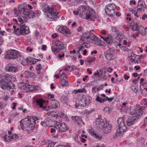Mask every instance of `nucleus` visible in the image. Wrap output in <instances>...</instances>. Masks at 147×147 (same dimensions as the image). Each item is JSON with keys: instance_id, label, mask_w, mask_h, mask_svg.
I'll return each mask as SVG.
<instances>
[{"instance_id": "1", "label": "nucleus", "mask_w": 147, "mask_h": 147, "mask_svg": "<svg viewBox=\"0 0 147 147\" xmlns=\"http://www.w3.org/2000/svg\"><path fill=\"white\" fill-rule=\"evenodd\" d=\"M15 77L12 75L6 74L4 76L0 74V86L4 90L15 89V85L11 80L15 81Z\"/></svg>"}, {"instance_id": "2", "label": "nucleus", "mask_w": 147, "mask_h": 147, "mask_svg": "<svg viewBox=\"0 0 147 147\" xmlns=\"http://www.w3.org/2000/svg\"><path fill=\"white\" fill-rule=\"evenodd\" d=\"M38 119L34 116H28L27 118L22 119L20 121V125L23 131H32L35 127L36 121Z\"/></svg>"}, {"instance_id": "3", "label": "nucleus", "mask_w": 147, "mask_h": 147, "mask_svg": "<svg viewBox=\"0 0 147 147\" xmlns=\"http://www.w3.org/2000/svg\"><path fill=\"white\" fill-rule=\"evenodd\" d=\"M78 9L80 13L79 16L82 19L88 20L93 15L94 16V11L89 6L82 5L78 7Z\"/></svg>"}, {"instance_id": "4", "label": "nucleus", "mask_w": 147, "mask_h": 147, "mask_svg": "<svg viewBox=\"0 0 147 147\" xmlns=\"http://www.w3.org/2000/svg\"><path fill=\"white\" fill-rule=\"evenodd\" d=\"M103 120L101 118H98L96 120V126L97 128L100 130H102L105 134H108L111 131L112 126L109 124V121Z\"/></svg>"}, {"instance_id": "5", "label": "nucleus", "mask_w": 147, "mask_h": 147, "mask_svg": "<svg viewBox=\"0 0 147 147\" xmlns=\"http://www.w3.org/2000/svg\"><path fill=\"white\" fill-rule=\"evenodd\" d=\"M43 10L50 21H56L59 18V13L56 12L54 8L52 7L47 6L44 8Z\"/></svg>"}, {"instance_id": "6", "label": "nucleus", "mask_w": 147, "mask_h": 147, "mask_svg": "<svg viewBox=\"0 0 147 147\" xmlns=\"http://www.w3.org/2000/svg\"><path fill=\"white\" fill-rule=\"evenodd\" d=\"M34 102H36V105L39 106L40 108H42L45 111H48L49 108L51 109H56L59 107L60 106L59 102L55 99L51 100V106H45L44 104L45 103L44 100L42 99H36L34 101Z\"/></svg>"}, {"instance_id": "7", "label": "nucleus", "mask_w": 147, "mask_h": 147, "mask_svg": "<svg viewBox=\"0 0 147 147\" xmlns=\"http://www.w3.org/2000/svg\"><path fill=\"white\" fill-rule=\"evenodd\" d=\"M130 26L132 30L138 31L142 36H144L146 34V28L144 29L140 24L136 21L132 22L130 24Z\"/></svg>"}, {"instance_id": "8", "label": "nucleus", "mask_w": 147, "mask_h": 147, "mask_svg": "<svg viewBox=\"0 0 147 147\" xmlns=\"http://www.w3.org/2000/svg\"><path fill=\"white\" fill-rule=\"evenodd\" d=\"M117 122L119 125V128L117 130V136H120L122 135L125 131L127 127L125 125V120L123 117L119 118L117 120Z\"/></svg>"}, {"instance_id": "9", "label": "nucleus", "mask_w": 147, "mask_h": 147, "mask_svg": "<svg viewBox=\"0 0 147 147\" xmlns=\"http://www.w3.org/2000/svg\"><path fill=\"white\" fill-rule=\"evenodd\" d=\"M18 22L20 24V29L19 28V30L20 33L19 35H25L28 34L30 31L28 27L25 25V23L27 22L24 21L21 18L18 19Z\"/></svg>"}, {"instance_id": "10", "label": "nucleus", "mask_w": 147, "mask_h": 147, "mask_svg": "<svg viewBox=\"0 0 147 147\" xmlns=\"http://www.w3.org/2000/svg\"><path fill=\"white\" fill-rule=\"evenodd\" d=\"M21 56L20 52L15 50H10L7 51L5 55V58L7 59H16Z\"/></svg>"}, {"instance_id": "11", "label": "nucleus", "mask_w": 147, "mask_h": 147, "mask_svg": "<svg viewBox=\"0 0 147 147\" xmlns=\"http://www.w3.org/2000/svg\"><path fill=\"white\" fill-rule=\"evenodd\" d=\"M91 99L92 98L88 95H84L82 97L80 96V98L78 100L77 103L81 107H85L88 105Z\"/></svg>"}, {"instance_id": "12", "label": "nucleus", "mask_w": 147, "mask_h": 147, "mask_svg": "<svg viewBox=\"0 0 147 147\" xmlns=\"http://www.w3.org/2000/svg\"><path fill=\"white\" fill-rule=\"evenodd\" d=\"M40 15L39 13L35 12L32 10L29 11L28 12H25L22 16L24 21L27 22L29 18H34Z\"/></svg>"}, {"instance_id": "13", "label": "nucleus", "mask_w": 147, "mask_h": 147, "mask_svg": "<svg viewBox=\"0 0 147 147\" xmlns=\"http://www.w3.org/2000/svg\"><path fill=\"white\" fill-rule=\"evenodd\" d=\"M104 54L106 58L109 61L113 60L115 58V53L113 50L109 49L105 52Z\"/></svg>"}, {"instance_id": "14", "label": "nucleus", "mask_w": 147, "mask_h": 147, "mask_svg": "<svg viewBox=\"0 0 147 147\" xmlns=\"http://www.w3.org/2000/svg\"><path fill=\"white\" fill-rule=\"evenodd\" d=\"M55 128L56 129L61 132H66L69 129L64 123H58L55 125Z\"/></svg>"}, {"instance_id": "15", "label": "nucleus", "mask_w": 147, "mask_h": 147, "mask_svg": "<svg viewBox=\"0 0 147 147\" xmlns=\"http://www.w3.org/2000/svg\"><path fill=\"white\" fill-rule=\"evenodd\" d=\"M37 62V59H35L32 57H29L26 58L22 61L21 63L23 65L27 64H34Z\"/></svg>"}, {"instance_id": "16", "label": "nucleus", "mask_w": 147, "mask_h": 147, "mask_svg": "<svg viewBox=\"0 0 147 147\" xmlns=\"http://www.w3.org/2000/svg\"><path fill=\"white\" fill-rule=\"evenodd\" d=\"M93 33H91L90 32H87L82 33V35H80L81 36L80 37L81 38L83 41H86V43H88L90 42V37H91V35Z\"/></svg>"}, {"instance_id": "17", "label": "nucleus", "mask_w": 147, "mask_h": 147, "mask_svg": "<svg viewBox=\"0 0 147 147\" xmlns=\"http://www.w3.org/2000/svg\"><path fill=\"white\" fill-rule=\"evenodd\" d=\"M90 37V42L92 41V42L97 46L101 45V40L100 39L98 38L97 36L95 35L93 33L91 35Z\"/></svg>"}, {"instance_id": "18", "label": "nucleus", "mask_w": 147, "mask_h": 147, "mask_svg": "<svg viewBox=\"0 0 147 147\" xmlns=\"http://www.w3.org/2000/svg\"><path fill=\"white\" fill-rule=\"evenodd\" d=\"M58 30L61 33L65 35L71 33V30L65 26H61L58 29Z\"/></svg>"}, {"instance_id": "19", "label": "nucleus", "mask_w": 147, "mask_h": 147, "mask_svg": "<svg viewBox=\"0 0 147 147\" xmlns=\"http://www.w3.org/2000/svg\"><path fill=\"white\" fill-rule=\"evenodd\" d=\"M140 109H136L134 110L131 111L130 112V114L131 115H134L136 114L135 115H134V116H136L137 117H138V119L139 118L140 116H141L142 115V112L141 111H140Z\"/></svg>"}, {"instance_id": "20", "label": "nucleus", "mask_w": 147, "mask_h": 147, "mask_svg": "<svg viewBox=\"0 0 147 147\" xmlns=\"http://www.w3.org/2000/svg\"><path fill=\"white\" fill-rule=\"evenodd\" d=\"M113 99V97H111L110 98H109L108 97H106V98H100V97L98 96L97 97L96 100V101L100 103H103L107 100L111 102Z\"/></svg>"}, {"instance_id": "21", "label": "nucleus", "mask_w": 147, "mask_h": 147, "mask_svg": "<svg viewBox=\"0 0 147 147\" xmlns=\"http://www.w3.org/2000/svg\"><path fill=\"white\" fill-rule=\"evenodd\" d=\"M143 3H138L137 6V7H138L137 8V11L141 12L144 11L145 9H146V6L145 2Z\"/></svg>"}, {"instance_id": "22", "label": "nucleus", "mask_w": 147, "mask_h": 147, "mask_svg": "<svg viewBox=\"0 0 147 147\" xmlns=\"http://www.w3.org/2000/svg\"><path fill=\"white\" fill-rule=\"evenodd\" d=\"M55 46L57 47H60V49L61 51H62V52L65 51V49L63 46V44L59 40H58L56 41L55 44Z\"/></svg>"}, {"instance_id": "23", "label": "nucleus", "mask_w": 147, "mask_h": 147, "mask_svg": "<svg viewBox=\"0 0 147 147\" xmlns=\"http://www.w3.org/2000/svg\"><path fill=\"white\" fill-rule=\"evenodd\" d=\"M6 70L9 71L16 72L18 71L17 67H14L11 65H8L5 67Z\"/></svg>"}, {"instance_id": "24", "label": "nucleus", "mask_w": 147, "mask_h": 147, "mask_svg": "<svg viewBox=\"0 0 147 147\" xmlns=\"http://www.w3.org/2000/svg\"><path fill=\"white\" fill-rule=\"evenodd\" d=\"M137 119L138 117L136 116H132L129 117L127 122V125L128 126H131L134 124V121Z\"/></svg>"}, {"instance_id": "25", "label": "nucleus", "mask_w": 147, "mask_h": 147, "mask_svg": "<svg viewBox=\"0 0 147 147\" xmlns=\"http://www.w3.org/2000/svg\"><path fill=\"white\" fill-rule=\"evenodd\" d=\"M72 119L76 123H77L78 125H79L81 122H82V119L81 116H74L71 117Z\"/></svg>"}, {"instance_id": "26", "label": "nucleus", "mask_w": 147, "mask_h": 147, "mask_svg": "<svg viewBox=\"0 0 147 147\" xmlns=\"http://www.w3.org/2000/svg\"><path fill=\"white\" fill-rule=\"evenodd\" d=\"M105 41L109 44L111 45L113 43V37L111 34H109L108 36L106 38Z\"/></svg>"}, {"instance_id": "27", "label": "nucleus", "mask_w": 147, "mask_h": 147, "mask_svg": "<svg viewBox=\"0 0 147 147\" xmlns=\"http://www.w3.org/2000/svg\"><path fill=\"white\" fill-rule=\"evenodd\" d=\"M18 10V15L19 16V17L18 18V19L20 18H21L23 20V18L21 17L22 16L23 14L25 13V12H27V11H25V9L24 8L21 7H19Z\"/></svg>"}, {"instance_id": "28", "label": "nucleus", "mask_w": 147, "mask_h": 147, "mask_svg": "<svg viewBox=\"0 0 147 147\" xmlns=\"http://www.w3.org/2000/svg\"><path fill=\"white\" fill-rule=\"evenodd\" d=\"M106 7L111 10V12H112L113 13L115 14V9H116V5H115L113 3L107 5Z\"/></svg>"}, {"instance_id": "29", "label": "nucleus", "mask_w": 147, "mask_h": 147, "mask_svg": "<svg viewBox=\"0 0 147 147\" xmlns=\"http://www.w3.org/2000/svg\"><path fill=\"white\" fill-rule=\"evenodd\" d=\"M89 131L91 133V135L96 138L99 140H101L102 139V136H101L97 134L95 131H92V130H90Z\"/></svg>"}, {"instance_id": "30", "label": "nucleus", "mask_w": 147, "mask_h": 147, "mask_svg": "<svg viewBox=\"0 0 147 147\" xmlns=\"http://www.w3.org/2000/svg\"><path fill=\"white\" fill-rule=\"evenodd\" d=\"M27 90L30 91H32L34 90H35L36 88V86H31L30 85H27Z\"/></svg>"}, {"instance_id": "31", "label": "nucleus", "mask_w": 147, "mask_h": 147, "mask_svg": "<svg viewBox=\"0 0 147 147\" xmlns=\"http://www.w3.org/2000/svg\"><path fill=\"white\" fill-rule=\"evenodd\" d=\"M105 13L108 15L110 16H113L115 15L114 13H113L111 12V10L108 7H106L105 9Z\"/></svg>"}, {"instance_id": "32", "label": "nucleus", "mask_w": 147, "mask_h": 147, "mask_svg": "<svg viewBox=\"0 0 147 147\" xmlns=\"http://www.w3.org/2000/svg\"><path fill=\"white\" fill-rule=\"evenodd\" d=\"M27 85L24 83L21 82L18 84V86L21 89L27 90Z\"/></svg>"}, {"instance_id": "33", "label": "nucleus", "mask_w": 147, "mask_h": 147, "mask_svg": "<svg viewBox=\"0 0 147 147\" xmlns=\"http://www.w3.org/2000/svg\"><path fill=\"white\" fill-rule=\"evenodd\" d=\"M67 79H63V80L62 81V82L61 85L63 87H64L65 86H68L69 85L68 81Z\"/></svg>"}, {"instance_id": "34", "label": "nucleus", "mask_w": 147, "mask_h": 147, "mask_svg": "<svg viewBox=\"0 0 147 147\" xmlns=\"http://www.w3.org/2000/svg\"><path fill=\"white\" fill-rule=\"evenodd\" d=\"M57 117L59 118H66V117L67 118V117L66 116V115L63 112H59L57 113Z\"/></svg>"}, {"instance_id": "35", "label": "nucleus", "mask_w": 147, "mask_h": 147, "mask_svg": "<svg viewBox=\"0 0 147 147\" xmlns=\"http://www.w3.org/2000/svg\"><path fill=\"white\" fill-rule=\"evenodd\" d=\"M9 32L12 33H14L17 35H19V34H20L19 30L18 28H17L15 30L11 28V30L9 31Z\"/></svg>"}, {"instance_id": "36", "label": "nucleus", "mask_w": 147, "mask_h": 147, "mask_svg": "<svg viewBox=\"0 0 147 147\" xmlns=\"http://www.w3.org/2000/svg\"><path fill=\"white\" fill-rule=\"evenodd\" d=\"M95 57H89L87 59V61L89 64L94 61Z\"/></svg>"}, {"instance_id": "37", "label": "nucleus", "mask_w": 147, "mask_h": 147, "mask_svg": "<svg viewBox=\"0 0 147 147\" xmlns=\"http://www.w3.org/2000/svg\"><path fill=\"white\" fill-rule=\"evenodd\" d=\"M51 49L53 52H58L59 51H61L60 50V47H59H59H58V48H55V47L52 46L51 47Z\"/></svg>"}, {"instance_id": "38", "label": "nucleus", "mask_w": 147, "mask_h": 147, "mask_svg": "<svg viewBox=\"0 0 147 147\" xmlns=\"http://www.w3.org/2000/svg\"><path fill=\"white\" fill-rule=\"evenodd\" d=\"M124 37V36L123 34H122L121 33H118L117 35H116V37L115 38H117V40L118 39H120L119 40V41H118L119 42H120L121 40V39H122Z\"/></svg>"}, {"instance_id": "39", "label": "nucleus", "mask_w": 147, "mask_h": 147, "mask_svg": "<svg viewBox=\"0 0 147 147\" xmlns=\"http://www.w3.org/2000/svg\"><path fill=\"white\" fill-rule=\"evenodd\" d=\"M86 44L88 43L86 42H84L78 48V49L79 50V51H82L83 49H84L85 47L87 48L86 46Z\"/></svg>"}, {"instance_id": "40", "label": "nucleus", "mask_w": 147, "mask_h": 147, "mask_svg": "<svg viewBox=\"0 0 147 147\" xmlns=\"http://www.w3.org/2000/svg\"><path fill=\"white\" fill-rule=\"evenodd\" d=\"M142 106H140L139 109L140 110H144V109L146 108L147 106V102H143L142 103Z\"/></svg>"}, {"instance_id": "41", "label": "nucleus", "mask_w": 147, "mask_h": 147, "mask_svg": "<svg viewBox=\"0 0 147 147\" xmlns=\"http://www.w3.org/2000/svg\"><path fill=\"white\" fill-rule=\"evenodd\" d=\"M61 78L62 79H64L65 78H66V79H67V77L66 76V74L64 72H62L61 74Z\"/></svg>"}, {"instance_id": "42", "label": "nucleus", "mask_w": 147, "mask_h": 147, "mask_svg": "<svg viewBox=\"0 0 147 147\" xmlns=\"http://www.w3.org/2000/svg\"><path fill=\"white\" fill-rule=\"evenodd\" d=\"M55 143L53 141H51L50 143L48 144V146L46 147H54Z\"/></svg>"}, {"instance_id": "43", "label": "nucleus", "mask_w": 147, "mask_h": 147, "mask_svg": "<svg viewBox=\"0 0 147 147\" xmlns=\"http://www.w3.org/2000/svg\"><path fill=\"white\" fill-rule=\"evenodd\" d=\"M19 138L18 136L16 134H13L11 137V138L14 140L18 139Z\"/></svg>"}, {"instance_id": "44", "label": "nucleus", "mask_w": 147, "mask_h": 147, "mask_svg": "<svg viewBox=\"0 0 147 147\" xmlns=\"http://www.w3.org/2000/svg\"><path fill=\"white\" fill-rule=\"evenodd\" d=\"M85 90V88H82L78 89V90H74V92L75 93L78 92H82L84 91V90Z\"/></svg>"}, {"instance_id": "45", "label": "nucleus", "mask_w": 147, "mask_h": 147, "mask_svg": "<svg viewBox=\"0 0 147 147\" xmlns=\"http://www.w3.org/2000/svg\"><path fill=\"white\" fill-rule=\"evenodd\" d=\"M92 92L94 93L96 92L97 91H99V89H97V88L95 86L93 87L92 88Z\"/></svg>"}, {"instance_id": "46", "label": "nucleus", "mask_w": 147, "mask_h": 147, "mask_svg": "<svg viewBox=\"0 0 147 147\" xmlns=\"http://www.w3.org/2000/svg\"><path fill=\"white\" fill-rule=\"evenodd\" d=\"M11 137H9V136H8L7 137H5L4 138V140L5 141L7 142H9L11 141Z\"/></svg>"}, {"instance_id": "47", "label": "nucleus", "mask_w": 147, "mask_h": 147, "mask_svg": "<svg viewBox=\"0 0 147 147\" xmlns=\"http://www.w3.org/2000/svg\"><path fill=\"white\" fill-rule=\"evenodd\" d=\"M65 56V54L64 53L62 54L61 55L60 54H59V58L60 59V60H62L63 59H61L62 58H64V57Z\"/></svg>"}, {"instance_id": "48", "label": "nucleus", "mask_w": 147, "mask_h": 147, "mask_svg": "<svg viewBox=\"0 0 147 147\" xmlns=\"http://www.w3.org/2000/svg\"><path fill=\"white\" fill-rule=\"evenodd\" d=\"M56 128H55V126L53 128H52L51 129L50 132L51 133H55L56 132Z\"/></svg>"}, {"instance_id": "49", "label": "nucleus", "mask_w": 147, "mask_h": 147, "mask_svg": "<svg viewBox=\"0 0 147 147\" xmlns=\"http://www.w3.org/2000/svg\"><path fill=\"white\" fill-rule=\"evenodd\" d=\"M113 32H118V29L115 27H113L111 28Z\"/></svg>"}, {"instance_id": "50", "label": "nucleus", "mask_w": 147, "mask_h": 147, "mask_svg": "<svg viewBox=\"0 0 147 147\" xmlns=\"http://www.w3.org/2000/svg\"><path fill=\"white\" fill-rule=\"evenodd\" d=\"M47 96L50 98H54V95L52 94H47Z\"/></svg>"}, {"instance_id": "51", "label": "nucleus", "mask_w": 147, "mask_h": 147, "mask_svg": "<svg viewBox=\"0 0 147 147\" xmlns=\"http://www.w3.org/2000/svg\"><path fill=\"white\" fill-rule=\"evenodd\" d=\"M140 34V33L138 31V32H137L136 34H132V36L134 38H135L136 36H137L138 37V36L139 34Z\"/></svg>"}, {"instance_id": "52", "label": "nucleus", "mask_w": 147, "mask_h": 147, "mask_svg": "<svg viewBox=\"0 0 147 147\" xmlns=\"http://www.w3.org/2000/svg\"><path fill=\"white\" fill-rule=\"evenodd\" d=\"M99 71L100 72L102 73H106V71L105 70V69L103 68L100 69L99 70Z\"/></svg>"}, {"instance_id": "53", "label": "nucleus", "mask_w": 147, "mask_h": 147, "mask_svg": "<svg viewBox=\"0 0 147 147\" xmlns=\"http://www.w3.org/2000/svg\"><path fill=\"white\" fill-rule=\"evenodd\" d=\"M41 125L43 126H46L47 125L46 122L44 121H41Z\"/></svg>"}, {"instance_id": "54", "label": "nucleus", "mask_w": 147, "mask_h": 147, "mask_svg": "<svg viewBox=\"0 0 147 147\" xmlns=\"http://www.w3.org/2000/svg\"><path fill=\"white\" fill-rule=\"evenodd\" d=\"M58 34L56 33H53L52 35V37L53 38H56Z\"/></svg>"}, {"instance_id": "55", "label": "nucleus", "mask_w": 147, "mask_h": 147, "mask_svg": "<svg viewBox=\"0 0 147 147\" xmlns=\"http://www.w3.org/2000/svg\"><path fill=\"white\" fill-rule=\"evenodd\" d=\"M147 18V15L146 14L143 15L142 16V19L143 20H144L145 19V18Z\"/></svg>"}, {"instance_id": "56", "label": "nucleus", "mask_w": 147, "mask_h": 147, "mask_svg": "<svg viewBox=\"0 0 147 147\" xmlns=\"http://www.w3.org/2000/svg\"><path fill=\"white\" fill-rule=\"evenodd\" d=\"M130 77L129 76H128L126 74H125L124 75V79L125 80H128L129 78Z\"/></svg>"}, {"instance_id": "57", "label": "nucleus", "mask_w": 147, "mask_h": 147, "mask_svg": "<svg viewBox=\"0 0 147 147\" xmlns=\"http://www.w3.org/2000/svg\"><path fill=\"white\" fill-rule=\"evenodd\" d=\"M136 1L135 0H131L130 2V4L132 5V4L135 5L136 4Z\"/></svg>"}, {"instance_id": "58", "label": "nucleus", "mask_w": 147, "mask_h": 147, "mask_svg": "<svg viewBox=\"0 0 147 147\" xmlns=\"http://www.w3.org/2000/svg\"><path fill=\"white\" fill-rule=\"evenodd\" d=\"M47 46L45 45H43L42 46V49L44 51H45L46 50Z\"/></svg>"}, {"instance_id": "59", "label": "nucleus", "mask_w": 147, "mask_h": 147, "mask_svg": "<svg viewBox=\"0 0 147 147\" xmlns=\"http://www.w3.org/2000/svg\"><path fill=\"white\" fill-rule=\"evenodd\" d=\"M94 74L95 76H98L100 75V73L99 72H98V70H97L96 72H95L94 73Z\"/></svg>"}, {"instance_id": "60", "label": "nucleus", "mask_w": 147, "mask_h": 147, "mask_svg": "<svg viewBox=\"0 0 147 147\" xmlns=\"http://www.w3.org/2000/svg\"><path fill=\"white\" fill-rule=\"evenodd\" d=\"M74 13L75 15H77L78 14H79V15H80V13L79 11H78V9H77V11H74L73 12Z\"/></svg>"}, {"instance_id": "61", "label": "nucleus", "mask_w": 147, "mask_h": 147, "mask_svg": "<svg viewBox=\"0 0 147 147\" xmlns=\"http://www.w3.org/2000/svg\"><path fill=\"white\" fill-rule=\"evenodd\" d=\"M113 69L111 68H109L108 69H107V71L111 73L112 72V71H113Z\"/></svg>"}, {"instance_id": "62", "label": "nucleus", "mask_w": 147, "mask_h": 147, "mask_svg": "<svg viewBox=\"0 0 147 147\" xmlns=\"http://www.w3.org/2000/svg\"><path fill=\"white\" fill-rule=\"evenodd\" d=\"M71 66V69H72V70H73L76 69H77V67L75 66L74 65H72Z\"/></svg>"}, {"instance_id": "63", "label": "nucleus", "mask_w": 147, "mask_h": 147, "mask_svg": "<svg viewBox=\"0 0 147 147\" xmlns=\"http://www.w3.org/2000/svg\"><path fill=\"white\" fill-rule=\"evenodd\" d=\"M67 67L69 68V69H68V71L71 72L72 71L71 66H68Z\"/></svg>"}, {"instance_id": "64", "label": "nucleus", "mask_w": 147, "mask_h": 147, "mask_svg": "<svg viewBox=\"0 0 147 147\" xmlns=\"http://www.w3.org/2000/svg\"><path fill=\"white\" fill-rule=\"evenodd\" d=\"M115 14L116 16H120L121 15L120 13L119 12H117L116 13H115Z\"/></svg>"}]
</instances>
